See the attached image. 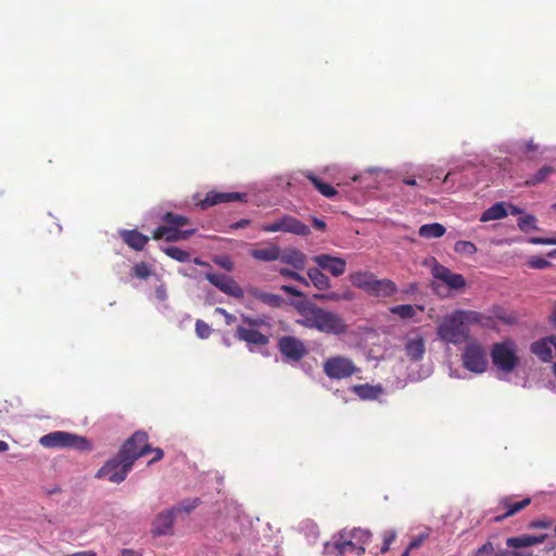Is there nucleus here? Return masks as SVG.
<instances>
[{"instance_id":"obj_55","label":"nucleus","mask_w":556,"mask_h":556,"mask_svg":"<svg viewBox=\"0 0 556 556\" xmlns=\"http://www.w3.org/2000/svg\"><path fill=\"white\" fill-rule=\"evenodd\" d=\"M215 312L218 313V314H222L225 317V320H226L227 325H231L236 320V316L230 314V313H228L223 307H216Z\"/></svg>"},{"instance_id":"obj_25","label":"nucleus","mask_w":556,"mask_h":556,"mask_svg":"<svg viewBox=\"0 0 556 556\" xmlns=\"http://www.w3.org/2000/svg\"><path fill=\"white\" fill-rule=\"evenodd\" d=\"M280 261L285 264L291 265L295 269H303L305 267L307 257L298 249H287L280 253Z\"/></svg>"},{"instance_id":"obj_41","label":"nucleus","mask_w":556,"mask_h":556,"mask_svg":"<svg viewBox=\"0 0 556 556\" xmlns=\"http://www.w3.org/2000/svg\"><path fill=\"white\" fill-rule=\"evenodd\" d=\"M131 275L136 278L146 280L152 275V269L144 262L136 263L131 268Z\"/></svg>"},{"instance_id":"obj_43","label":"nucleus","mask_w":556,"mask_h":556,"mask_svg":"<svg viewBox=\"0 0 556 556\" xmlns=\"http://www.w3.org/2000/svg\"><path fill=\"white\" fill-rule=\"evenodd\" d=\"M518 227L521 231H528L530 229H538L536 218L534 215L528 214L518 219Z\"/></svg>"},{"instance_id":"obj_52","label":"nucleus","mask_w":556,"mask_h":556,"mask_svg":"<svg viewBox=\"0 0 556 556\" xmlns=\"http://www.w3.org/2000/svg\"><path fill=\"white\" fill-rule=\"evenodd\" d=\"M529 242L532 244H556V237H554V238L532 237L529 239Z\"/></svg>"},{"instance_id":"obj_26","label":"nucleus","mask_w":556,"mask_h":556,"mask_svg":"<svg viewBox=\"0 0 556 556\" xmlns=\"http://www.w3.org/2000/svg\"><path fill=\"white\" fill-rule=\"evenodd\" d=\"M348 536L353 540V543L356 545L357 556L364 555L366 552L365 545L370 541L371 532L363 528H353L348 530Z\"/></svg>"},{"instance_id":"obj_54","label":"nucleus","mask_w":556,"mask_h":556,"mask_svg":"<svg viewBox=\"0 0 556 556\" xmlns=\"http://www.w3.org/2000/svg\"><path fill=\"white\" fill-rule=\"evenodd\" d=\"M281 290H283L286 293L290 294V295H293V296H296V298H304L305 294L300 291L296 287H293V286H282L281 287Z\"/></svg>"},{"instance_id":"obj_27","label":"nucleus","mask_w":556,"mask_h":556,"mask_svg":"<svg viewBox=\"0 0 556 556\" xmlns=\"http://www.w3.org/2000/svg\"><path fill=\"white\" fill-rule=\"evenodd\" d=\"M249 293L254 299H256V300L261 301L262 303H264L270 307H274V308H278L285 304L283 298L280 296L279 294L265 292V291H262L256 288L250 289Z\"/></svg>"},{"instance_id":"obj_38","label":"nucleus","mask_w":556,"mask_h":556,"mask_svg":"<svg viewBox=\"0 0 556 556\" xmlns=\"http://www.w3.org/2000/svg\"><path fill=\"white\" fill-rule=\"evenodd\" d=\"M506 545L510 548H523L528 546H533L532 544V535L531 534H522L519 536H510L506 540Z\"/></svg>"},{"instance_id":"obj_24","label":"nucleus","mask_w":556,"mask_h":556,"mask_svg":"<svg viewBox=\"0 0 556 556\" xmlns=\"http://www.w3.org/2000/svg\"><path fill=\"white\" fill-rule=\"evenodd\" d=\"M405 354L412 362L420 361L426 352L425 339L418 334L414 338H408L405 343Z\"/></svg>"},{"instance_id":"obj_7","label":"nucleus","mask_w":556,"mask_h":556,"mask_svg":"<svg viewBox=\"0 0 556 556\" xmlns=\"http://www.w3.org/2000/svg\"><path fill=\"white\" fill-rule=\"evenodd\" d=\"M278 350L287 359L292 362H299L307 354V349L303 341L293 336L279 338Z\"/></svg>"},{"instance_id":"obj_34","label":"nucleus","mask_w":556,"mask_h":556,"mask_svg":"<svg viewBox=\"0 0 556 556\" xmlns=\"http://www.w3.org/2000/svg\"><path fill=\"white\" fill-rule=\"evenodd\" d=\"M446 229L442 224L432 223L419 227L418 235L425 239L441 238Z\"/></svg>"},{"instance_id":"obj_61","label":"nucleus","mask_w":556,"mask_h":556,"mask_svg":"<svg viewBox=\"0 0 556 556\" xmlns=\"http://www.w3.org/2000/svg\"><path fill=\"white\" fill-rule=\"evenodd\" d=\"M198 505V500H194L192 504H189V505H185L182 504L180 507L177 508L178 511H186V513H189L191 511L193 508H195Z\"/></svg>"},{"instance_id":"obj_18","label":"nucleus","mask_w":556,"mask_h":556,"mask_svg":"<svg viewBox=\"0 0 556 556\" xmlns=\"http://www.w3.org/2000/svg\"><path fill=\"white\" fill-rule=\"evenodd\" d=\"M236 338L240 341H244L248 344L257 346H265L269 342V338L254 328H247L244 326H238L236 329Z\"/></svg>"},{"instance_id":"obj_13","label":"nucleus","mask_w":556,"mask_h":556,"mask_svg":"<svg viewBox=\"0 0 556 556\" xmlns=\"http://www.w3.org/2000/svg\"><path fill=\"white\" fill-rule=\"evenodd\" d=\"M312 260L319 268L329 271L334 277L343 275L346 270L345 260L339 256L318 254L313 256Z\"/></svg>"},{"instance_id":"obj_59","label":"nucleus","mask_w":556,"mask_h":556,"mask_svg":"<svg viewBox=\"0 0 556 556\" xmlns=\"http://www.w3.org/2000/svg\"><path fill=\"white\" fill-rule=\"evenodd\" d=\"M151 452L154 453V457L149 462V464H153L155 462H159V460H161L164 457V452L160 447H155V448L151 447Z\"/></svg>"},{"instance_id":"obj_2","label":"nucleus","mask_w":556,"mask_h":556,"mask_svg":"<svg viewBox=\"0 0 556 556\" xmlns=\"http://www.w3.org/2000/svg\"><path fill=\"white\" fill-rule=\"evenodd\" d=\"M127 452V448L124 451H118L117 455L111 459H109L97 472V478L108 479L113 483L123 482L128 472L131 470L135 457L124 456Z\"/></svg>"},{"instance_id":"obj_58","label":"nucleus","mask_w":556,"mask_h":556,"mask_svg":"<svg viewBox=\"0 0 556 556\" xmlns=\"http://www.w3.org/2000/svg\"><path fill=\"white\" fill-rule=\"evenodd\" d=\"M216 263L228 271L233 269V263L228 257L219 258Z\"/></svg>"},{"instance_id":"obj_63","label":"nucleus","mask_w":556,"mask_h":556,"mask_svg":"<svg viewBox=\"0 0 556 556\" xmlns=\"http://www.w3.org/2000/svg\"><path fill=\"white\" fill-rule=\"evenodd\" d=\"M518 549L519 548H513L508 556H532L531 553H525V552H521V551H518Z\"/></svg>"},{"instance_id":"obj_37","label":"nucleus","mask_w":556,"mask_h":556,"mask_svg":"<svg viewBox=\"0 0 556 556\" xmlns=\"http://www.w3.org/2000/svg\"><path fill=\"white\" fill-rule=\"evenodd\" d=\"M457 316L462 319L463 325L481 324L483 315L475 311L456 309Z\"/></svg>"},{"instance_id":"obj_46","label":"nucleus","mask_w":556,"mask_h":556,"mask_svg":"<svg viewBox=\"0 0 556 556\" xmlns=\"http://www.w3.org/2000/svg\"><path fill=\"white\" fill-rule=\"evenodd\" d=\"M396 532L394 530H389L383 533V545L380 548V553L384 554L390 549V545L395 541Z\"/></svg>"},{"instance_id":"obj_10","label":"nucleus","mask_w":556,"mask_h":556,"mask_svg":"<svg viewBox=\"0 0 556 556\" xmlns=\"http://www.w3.org/2000/svg\"><path fill=\"white\" fill-rule=\"evenodd\" d=\"M325 312L326 309L317 306L316 304L307 303L302 307H299L301 319L298 320V324L305 328L317 329L320 331Z\"/></svg>"},{"instance_id":"obj_39","label":"nucleus","mask_w":556,"mask_h":556,"mask_svg":"<svg viewBox=\"0 0 556 556\" xmlns=\"http://www.w3.org/2000/svg\"><path fill=\"white\" fill-rule=\"evenodd\" d=\"M163 252L170 258L181 263L190 261V253L175 245L164 248Z\"/></svg>"},{"instance_id":"obj_36","label":"nucleus","mask_w":556,"mask_h":556,"mask_svg":"<svg viewBox=\"0 0 556 556\" xmlns=\"http://www.w3.org/2000/svg\"><path fill=\"white\" fill-rule=\"evenodd\" d=\"M162 220L167 224L166 226H173V227H184L186 225L190 224V220L188 217L184 215H178L173 212H167L163 215Z\"/></svg>"},{"instance_id":"obj_21","label":"nucleus","mask_w":556,"mask_h":556,"mask_svg":"<svg viewBox=\"0 0 556 556\" xmlns=\"http://www.w3.org/2000/svg\"><path fill=\"white\" fill-rule=\"evenodd\" d=\"M280 226L282 232H289L302 237H307L311 233V229L307 225L291 215L281 216Z\"/></svg>"},{"instance_id":"obj_32","label":"nucleus","mask_w":556,"mask_h":556,"mask_svg":"<svg viewBox=\"0 0 556 556\" xmlns=\"http://www.w3.org/2000/svg\"><path fill=\"white\" fill-rule=\"evenodd\" d=\"M305 177L313 184L315 189L324 197L331 199L338 194V191L333 186L323 181L319 177H317L313 173H309V172L306 173Z\"/></svg>"},{"instance_id":"obj_42","label":"nucleus","mask_w":556,"mask_h":556,"mask_svg":"<svg viewBox=\"0 0 556 556\" xmlns=\"http://www.w3.org/2000/svg\"><path fill=\"white\" fill-rule=\"evenodd\" d=\"M454 250L458 254L472 255L477 252V247L470 241L459 240L455 243Z\"/></svg>"},{"instance_id":"obj_1","label":"nucleus","mask_w":556,"mask_h":556,"mask_svg":"<svg viewBox=\"0 0 556 556\" xmlns=\"http://www.w3.org/2000/svg\"><path fill=\"white\" fill-rule=\"evenodd\" d=\"M437 334L440 340L455 345L462 344L469 339L470 330L463 325L457 312L444 316L437 327Z\"/></svg>"},{"instance_id":"obj_33","label":"nucleus","mask_w":556,"mask_h":556,"mask_svg":"<svg viewBox=\"0 0 556 556\" xmlns=\"http://www.w3.org/2000/svg\"><path fill=\"white\" fill-rule=\"evenodd\" d=\"M376 276L370 271H356L350 275L351 283L368 293L372 280Z\"/></svg>"},{"instance_id":"obj_62","label":"nucleus","mask_w":556,"mask_h":556,"mask_svg":"<svg viewBox=\"0 0 556 556\" xmlns=\"http://www.w3.org/2000/svg\"><path fill=\"white\" fill-rule=\"evenodd\" d=\"M313 226L314 228H316L317 230H325L326 229V223L321 219H318L316 217L313 218Z\"/></svg>"},{"instance_id":"obj_50","label":"nucleus","mask_w":556,"mask_h":556,"mask_svg":"<svg viewBox=\"0 0 556 556\" xmlns=\"http://www.w3.org/2000/svg\"><path fill=\"white\" fill-rule=\"evenodd\" d=\"M553 525V521L548 518L533 520L529 523V528L531 529H548Z\"/></svg>"},{"instance_id":"obj_51","label":"nucleus","mask_w":556,"mask_h":556,"mask_svg":"<svg viewBox=\"0 0 556 556\" xmlns=\"http://www.w3.org/2000/svg\"><path fill=\"white\" fill-rule=\"evenodd\" d=\"M260 229L264 232H277V231H281V226H280V218L277 219L275 223H271V224H263L260 226Z\"/></svg>"},{"instance_id":"obj_45","label":"nucleus","mask_w":556,"mask_h":556,"mask_svg":"<svg viewBox=\"0 0 556 556\" xmlns=\"http://www.w3.org/2000/svg\"><path fill=\"white\" fill-rule=\"evenodd\" d=\"M195 333L199 338L206 339L211 336L212 329L205 321L198 319L195 321Z\"/></svg>"},{"instance_id":"obj_53","label":"nucleus","mask_w":556,"mask_h":556,"mask_svg":"<svg viewBox=\"0 0 556 556\" xmlns=\"http://www.w3.org/2000/svg\"><path fill=\"white\" fill-rule=\"evenodd\" d=\"M167 290L165 286L161 285L155 288V299L159 302L165 303L167 301Z\"/></svg>"},{"instance_id":"obj_15","label":"nucleus","mask_w":556,"mask_h":556,"mask_svg":"<svg viewBox=\"0 0 556 556\" xmlns=\"http://www.w3.org/2000/svg\"><path fill=\"white\" fill-rule=\"evenodd\" d=\"M434 278L444 282L450 289L459 290L466 286V280L460 274L452 273L447 267L435 264L432 268Z\"/></svg>"},{"instance_id":"obj_12","label":"nucleus","mask_w":556,"mask_h":556,"mask_svg":"<svg viewBox=\"0 0 556 556\" xmlns=\"http://www.w3.org/2000/svg\"><path fill=\"white\" fill-rule=\"evenodd\" d=\"M197 229H179L173 226H159L154 229L152 238L154 240L165 239L167 242H177L189 239L194 235Z\"/></svg>"},{"instance_id":"obj_40","label":"nucleus","mask_w":556,"mask_h":556,"mask_svg":"<svg viewBox=\"0 0 556 556\" xmlns=\"http://www.w3.org/2000/svg\"><path fill=\"white\" fill-rule=\"evenodd\" d=\"M390 312L402 319H409L415 316L416 308L410 304H401L390 307Z\"/></svg>"},{"instance_id":"obj_20","label":"nucleus","mask_w":556,"mask_h":556,"mask_svg":"<svg viewBox=\"0 0 556 556\" xmlns=\"http://www.w3.org/2000/svg\"><path fill=\"white\" fill-rule=\"evenodd\" d=\"M531 498L526 497L519 502H513L511 497H503L500 500V506L505 509V513L493 518L494 522H502L508 517L514 516L518 511L530 505Z\"/></svg>"},{"instance_id":"obj_17","label":"nucleus","mask_w":556,"mask_h":556,"mask_svg":"<svg viewBox=\"0 0 556 556\" xmlns=\"http://www.w3.org/2000/svg\"><path fill=\"white\" fill-rule=\"evenodd\" d=\"M175 509L172 508L160 513L153 521L152 533L155 536L168 535L173 533L175 520Z\"/></svg>"},{"instance_id":"obj_3","label":"nucleus","mask_w":556,"mask_h":556,"mask_svg":"<svg viewBox=\"0 0 556 556\" xmlns=\"http://www.w3.org/2000/svg\"><path fill=\"white\" fill-rule=\"evenodd\" d=\"M493 365L502 372H513L519 364L517 345L511 340L494 343L490 352Z\"/></svg>"},{"instance_id":"obj_19","label":"nucleus","mask_w":556,"mask_h":556,"mask_svg":"<svg viewBox=\"0 0 556 556\" xmlns=\"http://www.w3.org/2000/svg\"><path fill=\"white\" fill-rule=\"evenodd\" d=\"M553 348L556 349V336L546 337L531 344L530 351L542 362L553 358Z\"/></svg>"},{"instance_id":"obj_23","label":"nucleus","mask_w":556,"mask_h":556,"mask_svg":"<svg viewBox=\"0 0 556 556\" xmlns=\"http://www.w3.org/2000/svg\"><path fill=\"white\" fill-rule=\"evenodd\" d=\"M396 292L397 287L394 281L390 279H377L375 277L368 294L377 298H389L394 295Z\"/></svg>"},{"instance_id":"obj_49","label":"nucleus","mask_w":556,"mask_h":556,"mask_svg":"<svg viewBox=\"0 0 556 556\" xmlns=\"http://www.w3.org/2000/svg\"><path fill=\"white\" fill-rule=\"evenodd\" d=\"M428 538H429L428 532H424V533H420L419 535L415 536L407 546L408 551L419 548Z\"/></svg>"},{"instance_id":"obj_5","label":"nucleus","mask_w":556,"mask_h":556,"mask_svg":"<svg viewBox=\"0 0 556 556\" xmlns=\"http://www.w3.org/2000/svg\"><path fill=\"white\" fill-rule=\"evenodd\" d=\"M325 375L330 379L341 380L353 376L357 371L354 362L345 356H331L323 364Z\"/></svg>"},{"instance_id":"obj_60","label":"nucleus","mask_w":556,"mask_h":556,"mask_svg":"<svg viewBox=\"0 0 556 556\" xmlns=\"http://www.w3.org/2000/svg\"><path fill=\"white\" fill-rule=\"evenodd\" d=\"M251 224V220L250 219H245V218H242L233 224L230 225V228L236 230V229H239V228H245L248 227L249 225Z\"/></svg>"},{"instance_id":"obj_31","label":"nucleus","mask_w":556,"mask_h":556,"mask_svg":"<svg viewBox=\"0 0 556 556\" xmlns=\"http://www.w3.org/2000/svg\"><path fill=\"white\" fill-rule=\"evenodd\" d=\"M307 277V280L311 281L314 287L320 291L328 290L331 286L329 277L317 267L308 268Z\"/></svg>"},{"instance_id":"obj_57","label":"nucleus","mask_w":556,"mask_h":556,"mask_svg":"<svg viewBox=\"0 0 556 556\" xmlns=\"http://www.w3.org/2000/svg\"><path fill=\"white\" fill-rule=\"evenodd\" d=\"M242 320H243L244 324L248 325L247 328H254L255 329V327H257V326L263 324L262 319H260V318H252V317H247V316H244L242 318Z\"/></svg>"},{"instance_id":"obj_64","label":"nucleus","mask_w":556,"mask_h":556,"mask_svg":"<svg viewBox=\"0 0 556 556\" xmlns=\"http://www.w3.org/2000/svg\"><path fill=\"white\" fill-rule=\"evenodd\" d=\"M67 556H97V554L92 551H84V552H77V553H74V554L67 555Z\"/></svg>"},{"instance_id":"obj_44","label":"nucleus","mask_w":556,"mask_h":556,"mask_svg":"<svg viewBox=\"0 0 556 556\" xmlns=\"http://www.w3.org/2000/svg\"><path fill=\"white\" fill-rule=\"evenodd\" d=\"M280 275L285 278L293 279L295 281H299L300 283L304 285L305 287L309 286V281L299 273L289 269V268H281L279 270Z\"/></svg>"},{"instance_id":"obj_56","label":"nucleus","mask_w":556,"mask_h":556,"mask_svg":"<svg viewBox=\"0 0 556 556\" xmlns=\"http://www.w3.org/2000/svg\"><path fill=\"white\" fill-rule=\"evenodd\" d=\"M315 299H317V300H328V301H340L341 300V294H339L337 292H331V293H327V294H316Z\"/></svg>"},{"instance_id":"obj_48","label":"nucleus","mask_w":556,"mask_h":556,"mask_svg":"<svg viewBox=\"0 0 556 556\" xmlns=\"http://www.w3.org/2000/svg\"><path fill=\"white\" fill-rule=\"evenodd\" d=\"M529 266L535 269H544L551 265L548 261L541 256L531 257L528 262Z\"/></svg>"},{"instance_id":"obj_28","label":"nucleus","mask_w":556,"mask_h":556,"mask_svg":"<svg viewBox=\"0 0 556 556\" xmlns=\"http://www.w3.org/2000/svg\"><path fill=\"white\" fill-rule=\"evenodd\" d=\"M281 250L278 245L271 244L267 248L253 249L250 254L253 258L262 262H271L279 260Z\"/></svg>"},{"instance_id":"obj_9","label":"nucleus","mask_w":556,"mask_h":556,"mask_svg":"<svg viewBox=\"0 0 556 556\" xmlns=\"http://www.w3.org/2000/svg\"><path fill=\"white\" fill-rule=\"evenodd\" d=\"M125 448H127V452L124 456H134L135 462L139 457L147 455L151 452V446L148 443V434L143 431L135 432L125 441L119 451H124Z\"/></svg>"},{"instance_id":"obj_22","label":"nucleus","mask_w":556,"mask_h":556,"mask_svg":"<svg viewBox=\"0 0 556 556\" xmlns=\"http://www.w3.org/2000/svg\"><path fill=\"white\" fill-rule=\"evenodd\" d=\"M123 241L135 251H142L150 238L137 229H123L119 231Z\"/></svg>"},{"instance_id":"obj_47","label":"nucleus","mask_w":556,"mask_h":556,"mask_svg":"<svg viewBox=\"0 0 556 556\" xmlns=\"http://www.w3.org/2000/svg\"><path fill=\"white\" fill-rule=\"evenodd\" d=\"M495 548L492 542H485L481 547L475 552V556H494Z\"/></svg>"},{"instance_id":"obj_8","label":"nucleus","mask_w":556,"mask_h":556,"mask_svg":"<svg viewBox=\"0 0 556 556\" xmlns=\"http://www.w3.org/2000/svg\"><path fill=\"white\" fill-rule=\"evenodd\" d=\"M346 553H354L357 555V547L348 536V529L341 530L333 535L332 542L325 544V554L334 556H344Z\"/></svg>"},{"instance_id":"obj_30","label":"nucleus","mask_w":556,"mask_h":556,"mask_svg":"<svg viewBox=\"0 0 556 556\" xmlns=\"http://www.w3.org/2000/svg\"><path fill=\"white\" fill-rule=\"evenodd\" d=\"M352 391L362 400H376L383 392L380 386H371L368 383L355 384Z\"/></svg>"},{"instance_id":"obj_14","label":"nucleus","mask_w":556,"mask_h":556,"mask_svg":"<svg viewBox=\"0 0 556 556\" xmlns=\"http://www.w3.org/2000/svg\"><path fill=\"white\" fill-rule=\"evenodd\" d=\"M247 195L240 192H218V191H208L203 200H201L198 205L202 210H206L211 206L217 205L219 203H228L233 201H244Z\"/></svg>"},{"instance_id":"obj_16","label":"nucleus","mask_w":556,"mask_h":556,"mask_svg":"<svg viewBox=\"0 0 556 556\" xmlns=\"http://www.w3.org/2000/svg\"><path fill=\"white\" fill-rule=\"evenodd\" d=\"M346 331L348 325L339 314L330 311L325 312L320 332L326 334L341 336L346 333Z\"/></svg>"},{"instance_id":"obj_11","label":"nucleus","mask_w":556,"mask_h":556,"mask_svg":"<svg viewBox=\"0 0 556 556\" xmlns=\"http://www.w3.org/2000/svg\"><path fill=\"white\" fill-rule=\"evenodd\" d=\"M205 278L222 292L231 295L237 299H241L244 295L242 288L237 281L225 274L207 273Z\"/></svg>"},{"instance_id":"obj_35","label":"nucleus","mask_w":556,"mask_h":556,"mask_svg":"<svg viewBox=\"0 0 556 556\" xmlns=\"http://www.w3.org/2000/svg\"><path fill=\"white\" fill-rule=\"evenodd\" d=\"M556 169L553 166L545 165L540 168L534 175L526 180L527 186H536L544 182L551 175L555 174Z\"/></svg>"},{"instance_id":"obj_6","label":"nucleus","mask_w":556,"mask_h":556,"mask_svg":"<svg viewBox=\"0 0 556 556\" xmlns=\"http://www.w3.org/2000/svg\"><path fill=\"white\" fill-rule=\"evenodd\" d=\"M462 357L464 367L471 372L482 374L488 368L486 351L480 343L468 344Z\"/></svg>"},{"instance_id":"obj_29","label":"nucleus","mask_w":556,"mask_h":556,"mask_svg":"<svg viewBox=\"0 0 556 556\" xmlns=\"http://www.w3.org/2000/svg\"><path fill=\"white\" fill-rule=\"evenodd\" d=\"M507 215L508 210L506 207V203L497 202L482 213L480 222L486 223L491 220H498L506 217Z\"/></svg>"},{"instance_id":"obj_4","label":"nucleus","mask_w":556,"mask_h":556,"mask_svg":"<svg viewBox=\"0 0 556 556\" xmlns=\"http://www.w3.org/2000/svg\"><path fill=\"white\" fill-rule=\"evenodd\" d=\"M40 444L45 447H60V448H74L77 451H90L91 444L86 437L65 432V431H53L50 432L39 440Z\"/></svg>"}]
</instances>
